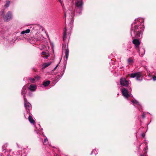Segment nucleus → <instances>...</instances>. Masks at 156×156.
Segmentation results:
<instances>
[{
	"label": "nucleus",
	"mask_w": 156,
	"mask_h": 156,
	"mask_svg": "<svg viewBox=\"0 0 156 156\" xmlns=\"http://www.w3.org/2000/svg\"><path fill=\"white\" fill-rule=\"evenodd\" d=\"M135 21L132 23V26H133V24L136 25L133 28L132 27L131 34L133 37H140L144 28L143 23L144 20L143 19L140 18L136 19Z\"/></svg>",
	"instance_id": "1"
},
{
	"label": "nucleus",
	"mask_w": 156,
	"mask_h": 156,
	"mask_svg": "<svg viewBox=\"0 0 156 156\" xmlns=\"http://www.w3.org/2000/svg\"><path fill=\"white\" fill-rule=\"evenodd\" d=\"M83 2L82 0H76L75 1L76 11L79 14H80L82 9Z\"/></svg>",
	"instance_id": "2"
},
{
	"label": "nucleus",
	"mask_w": 156,
	"mask_h": 156,
	"mask_svg": "<svg viewBox=\"0 0 156 156\" xmlns=\"http://www.w3.org/2000/svg\"><path fill=\"white\" fill-rule=\"evenodd\" d=\"M40 26L38 25H34L33 27V30L35 31H37L35 36H34L35 38L37 41H40V34L38 33V31L40 29Z\"/></svg>",
	"instance_id": "3"
},
{
	"label": "nucleus",
	"mask_w": 156,
	"mask_h": 156,
	"mask_svg": "<svg viewBox=\"0 0 156 156\" xmlns=\"http://www.w3.org/2000/svg\"><path fill=\"white\" fill-rule=\"evenodd\" d=\"M130 77L134 78L136 77V79L137 80H142V76L140 73H131L130 75Z\"/></svg>",
	"instance_id": "4"
},
{
	"label": "nucleus",
	"mask_w": 156,
	"mask_h": 156,
	"mask_svg": "<svg viewBox=\"0 0 156 156\" xmlns=\"http://www.w3.org/2000/svg\"><path fill=\"white\" fill-rule=\"evenodd\" d=\"M122 95L126 98H127L130 96L127 90L125 88L122 90Z\"/></svg>",
	"instance_id": "5"
},
{
	"label": "nucleus",
	"mask_w": 156,
	"mask_h": 156,
	"mask_svg": "<svg viewBox=\"0 0 156 156\" xmlns=\"http://www.w3.org/2000/svg\"><path fill=\"white\" fill-rule=\"evenodd\" d=\"M120 84L123 86H127L129 84V81L125 78H122L120 80Z\"/></svg>",
	"instance_id": "6"
},
{
	"label": "nucleus",
	"mask_w": 156,
	"mask_h": 156,
	"mask_svg": "<svg viewBox=\"0 0 156 156\" xmlns=\"http://www.w3.org/2000/svg\"><path fill=\"white\" fill-rule=\"evenodd\" d=\"M12 17V15L11 12L9 11L8 12L7 15L4 17V20L5 21H8L11 19Z\"/></svg>",
	"instance_id": "7"
},
{
	"label": "nucleus",
	"mask_w": 156,
	"mask_h": 156,
	"mask_svg": "<svg viewBox=\"0 0 156 156\" xmlns=\"http://www.w3.org/2000/svg\"><path fill=\"white\" fill-rule=\"evenodd\" d=\"M24 101L25 107L27 109L29 110L31 108V105L30 103L27 102L25 96H24Z\"/></svg>",
	"instance_id": "8"
},
{
	"label": "nucleus",
	"mask_w": 156,
	"mask_h": 156,
	"mask_svg": "<svg viewBox=\"0 0 156 156\" xmlns=\"http://www.w3.org/2000/svg\"><path fill=\"white\" fill-rule=\"evenodd\" d=\"M132 42L135 45L136 48H138L140 44V42L138 39H134L133 40Z\"/></svg>",
	"instance_id": "9"
},
{
	"label": "nucleus",
	"mask_w": 156,
	"mask_h": 156,
	"mask_svg": "<svg viewBox=\"0 0 156 156\" xmlns=\"http://www.w3.org/2000/svg\"><path fill=\"white\" fill-rule=\"evenodd\" d=\"M62 48L63 51L65 49V56L66 57V60H67L69 56V50L67 48V47L66 48V45H65L64 46H63Z\"/></svg>",
	"instance_id": "10"
},
{
	"label": "nucleus",
	"mask_w": 156,
	"mask_h": 156,
	"mask_svg": "<svg viewBox=\"0 0 156 156\" xmlns=\"http://www.w3.org/2000/svg\"><path fill=\"white\" fill-rule=\"evenodd\" d=\"M137 51L139 52L140 56H142L145 53V51L143 48H140L137 50Z\"/></svg>",
	"instance_id": "11"
},
{
	"label": "nucleus",
	"mask_w": 156,
	"mask_h": 156,
	"mask_svg": "<svg viewBox=\"0 0 156 156\" xmlns=\"http://www.w3.org/2000/svg\"><path fill=\"white\" fill-rule=\"evenodd\" d=\"M37 87L35 85L31 84L29 87L28 89L31 91H34L36 90Z\"/></svg>",
	"instance_id": "12"
},
{
	"label": "nucleus",
	"mask_w": 156,
	"mask_h": 156,
	"mask_svg": "<svg viewBox=\"0 0 156 156\" xmlns=\"http://www.w3.org/2000/svg\"><path fill=\"white\" fill-rule=\"evenodd\" d=\"M27 90V89L26 87H23L22 89L21 94L22 95H23V98L24 97V96H25V95L26 93Z\"/></svg>",
	"instance_id": "13"
},
{
	"label": "nucleus",
	"mask_w": 156,
	"mask_h": 156,
	"mask_svg": "<svg viewBox=\"0 0 156 156\" xmlns=\"http://www.w3.org/2000/svg\"><path fill=\"white\" fill-rule=\"evenodd\" d=\"M66 31L67 29L66 27L64 28V34H63V41H65L66 38Z\"/></svg>",
	"instance_id": "14"
},
{
	"label": "nucleus",
	"mask_w": 156,
	"mask_h": 156,
	"mask_svg": "<svg viewBox=\"0 0 156 156\" xmlns=\"http://www.w3.org/2000/svg\"><path fill=\"white\" fill-rule=\"evenodd\" d=\"M51 63V62L44 63L42 65V68L44 69L49 66Z\"/></svg>",
	"instance_id": "15"
},
{
	"label": "nucleus",
	"mask_w": 156,
	"mask_h": 156,
	"mask_svg": "<svg viewBox=\"0 0 156 156\" xmlns=\"http://www.w3.org/2000/svg\"><path fill=\"white\" fill-rule=\"evenodd\" d=\"M28 119L31 123L34 124L35 122V121L33 119L32 117L30 115H29V116Z\"/></svg>",
	"instance_id": "16"
},
{
	"label": "nucleus",
	"mask_w": 156,
	"mask_h": 156,
	"mask_svg": "<svg viewBox=\"0 0 156 156\" xmlns=\"http://www.w3.org/2000/svg\"><path fill=\"white\" fill-rule=\"evenodd\" d=\"M69 12H71V17H72L74 16V13L73 12H71V10H68V11H66V12H65V18H66V14L68 13H69Z\"/></svg>",
	"instance_id": "17"
},
{
	"label": "nucleus",
	"mask_w": 156,
	"mask_h": 156,
	"mask_svg": "<svg viewBox=\"0 0 156 156\" xmlns=\"http://www.w3.org/2000/svg\"><path fill=\"white\" fill-rule=\"evenodd\" d=\"M127 62L129 64L132 65L133 62V60L132 58H130L128 59Z\"/></svg>",
	"instance_id": "18"
},
{
	"label": "nucleus",
	"mask_w": 156,
	"mask_h": 156,
	"mask_svg": "<svg viewBox=\"0 0 156 156\" xmlns=\"http://www.w3.org/2000/svg\"><path fill=\"white\" fill-rule=\"evenodd\" d=\"M50 81L48 80L46 81L43 82V85L44 87H47L50 84Z\"/></svg>",
	"instance_id": "19"
},
{
	"label": "nucleus",
	"mask_w": 156,
	"mask_h": 156,
	"mask_svg": "<svg viewBox=\"0 0 156 156\" xmlns=\"http://www.w3.org/2000/svg\"><path fill=\"white\" fill-rule=\"evenodd\" d=\"M30 29H28L26 30H23L22 31L21 33V34H28L30 33Z\"/></svg>",
	"instance_id": "20"
},
{
	"label": "nucleus",
	"mask_w": 156,
	"mask_h": 156,
	"mask_svg": "<svg viewBox=\"0 0 156 156\" xmlns=\"http://www.w3.org/2000/svg\"><path fill=\"white\" fill-rule=\"evenodd\" d=\"M131 102L133 103V105H140L139 103L135 100H133Z\"/></svg>",
	"instance_id": "21"
},
{
	"label": "nucleus",
	"mask_w": 156,
	"mask_h": 156,
	"mask_svg": "<svg viewBox=\"0 0 156 156\" xmlns=\"http://www.w3.org/2000/svg\"><path fill=\"white\" fill-rule=\"evenodd\" d=\"M48 143V141L46 137L44 139V141H43V144H44L45 145L47 144Z\"/></svg>",
	"instance_id": "22"
},
{
	"label": "nucleus",
	"mask_w": 156,
	"mask_h": 156,
	"mask_svg": "<svg viewBox=\"0 0 156 156\" xmlns=\"http://www.w3.org/2000/svg\"><path fill=\"white\" fill-rule=\"evenodd\" d=\"M31 83H34L35 80V79L34 78H30L29 79Z\"/></svg>",
	"instance_id": "23"
},
{
	"label": "nucleus",
	"mask_w": 156,
	"mask_h": 156,
	"mask_svg": "<svg viewBox=\"0 0 156 156\" xmlns=\"http://www.w3.org/2000/svg\"><path fill=\"white\" fill-rule=\"evenodd\" d=\"M10 3V2L9 1H7L5 4V6L6 8L8 7Z\"/></svg>",
	"instance_id": "24"
},
{
	"label": "nucleus",
	"mask_w": 156,
	"mask_h": 156,
	"mask_svg": "<svg viewBox=\"0 0 156 156\" xmlns=\"http://www.w3.org/2000/svg\"><path fill=\"white\" fill-rule=\"evenodd\" d=\"M49 56V55L48 54V53H47V54H46L44 56H42V57L43 58H47Z\"/></svg>",
	"instance_id": "25"
},
{
	"label": "nucleus",
	"mask_w": 156,
	"mask_h": 156,
	"mask_svg": "<svg viewBox=\"0 0 156 156\" xmlns=\"http://www.w3.org/2000/svg\"><path fill=\"white\" fill-rule=\"evenodd\" d=\"M46 54H47V53H46V52L43 51L41 53V55L42 56H43V55H45Z\"/></svg>",
	"instance_id": "26"
},
{
	"label": "nucleus",
	"mask_w": 156,
	"mask_h": 156,
	"mask_svg": "<svg viewBox=\"0 0 156 156\" xmlns=\"http://www.w3.org/2000/svg\"><path fill=\"white\" fill-rule=\"evenodd\" d=\"M35 78L37 80H38L40 79V77L39 76H37L35 77Z\"/></svg>",
	"instance_id": "27"
},
{
	"label": "nucleus",
	"mask_w": 156,
	"mask_h": 156,
	"mask_svg": "<svg viewBox=\"0 0 156 156\" xmlns=\"http://www.w3.org/2000/svg\"><path fill=\"white\" fill-rule=\"evenodd\" d=\"M153 80L154 81L156 80V76H154L153 77Z\"/></svg>",
	"instance_id": "28"
},
{
	"label": "nucleus",
	"mask_w": 156,
	"mask_h": 156,
	"mask_svg": "<svg viewBox=\"0 0 156 156\" xmlns=\"http://www.w3.org/2000/svg\"><path fill=\"white\" fill-rule=\"evenodd\" d=\"M145 114L143 112V114H142V116L143 118H145Z\"/></svg>",
	"instance_id": "29"
},
{
	"label": "nucleus",
	"mask_w": 156,
	"mask_h": 156,
	"mask_svg": "<svg viewBox=\"0 0 156 156\" xmlns=\"http://www.w3.org/2000/svg\"><path fill=\"white\" fill-rule=\"evenodd\" d=\"M95 152H96V150L94 149L92 151L91 154H93V153H94Z\"/></svg>",
	"instance_id": "30"
},
{
	"label": "nucleus",
	"mask_w": 156,
	"mask_h": 156,
	"mask_svg": "<svg viewBox=\"0 0 156 156\" xmlns=\"http://www.w3.org/2000/svg\"><path fill=\"white\" fill-rule=\"evenodd\" d=\"M58 65H57L56 66H55V68H54V70H55V69H56V68L58 66Z\"/></svg>",
	"instance_id": "31"
},
{
	"label": "nucleus",
	"mask_w": 156,
	"mask_h": 156,
	"mask_svg": "<svg viewBox=\"0 0 156 156\" xmlns=\"http://www.w3.org/2000/svg\"><path fill=\"white\" fill-rule=\"evenodd\" d=\"M145 135L144 134H142V136L143 137H144V136Z\"/></svg>",
	"instance_id": "32"
},
{
	"label": "nucleus",
	"mask_w": 156,
	"mask_h": 156,
	"mask_svg": "<svg viewBox=\"0 0 156 156\" xmlns=\"http://www.w3.org/2000/svg\"><path fill=\"white\" fill-rule=\"evenodd\" d=\"M59 1L61 3H62V1L61 0H59Z\"/></svg>",
	"instance_id": "33"
},
{
	"label": "nucleus",
	"mask_w": 156,
	"mask_h": 156,
	"mask_svg": "<svg viewBox=\"0 0 156 156\" xmlns=\"http://www.w3.org/2000/svg\"><path fill=\"white\" fill-rule=\"evenodd\" d=\"M4 146H3L2 147V148H4Z\"/></svg>",
	"instance_id": "34"
},
{
	"label": "nucleus",
	"mask_w": 156,
	"mask_h": 156,
	"mask_svg": "<svg viewBox=\"0 0 156 156\" xmlns=\"http://www.w3.org/2000/svg\"><path fill=\"white\" fill-rule=\"evenodd\" d=\"M96 154H97V153H95V155H96Z\"/></svg>",
	"instance_id": "35"
}]
</instances>
